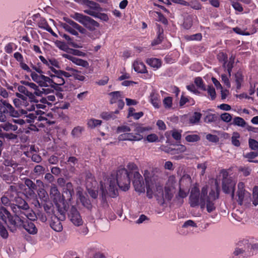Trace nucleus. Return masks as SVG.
<instances>
[{"mask_svg": "<svg viewBox=\"0 0 258 258\" xmlns=\"http://www.w3.org/2000/svg\"><path fill=\"white\" fill-rule=\"evenodd\" d=\"M39 58L41 61L46 65L51 71L52 69L60 68V64L58 61L54 57L45 58L44 56L40 55Z\"/></svg>", "mask_w": 258, "mask_h": 258, "instance_id": "21", "label": "nucleus"}, {"mask_svg": "<svg viewBox=\"0 0 258 258\" xmlns=\"http://www.w3.org/2000/svg\"><path fill=\"white\" fill-rule=\"evenodd\" d=\"M85 4L89 7L88 9L84 10L85 13L94 17H99V12L101 10L99 4L89 0H86Z\"/></svg>", "mask_w": 258, "mask_h": 258, "instance_id": "17", "label": "nucleus"}, {"mask_svg": "<svg viewBox=\"0 0 258 258\" xmlns=\"http://www.w3.org/2000/svg\"><path fill=\"white\" fill-rule=\"evenodd\" d=\"M164 107L165 109H170L172 108V98L171 97H166L163 100Z\"/></svg>", "mask_w": 258, "mask_h": 258, "instance_id": "52", "label": "nucleus"}, {"mask_svg": "<svg viewBox=\"0 0 258 258\" xmlns=\"http://www.w3.org/2000/svg\"><path fill=\"white\" fill-rule=\"evenodd\" d=\"M39 198L43 202L46 203L49 200V196L46 191L43 188H40L38 191Z\"/></svg>", "mask_w": 258, "mask_h": 258, "instance_id": "45", "label": "nucleus"}, {"mask_svg": "<svg viewBox=\"0 0 258 258\" xmlns=\"http://www.w3.org/2000/svg\"><path fill=\"white\" fill-rule=\"evenodd\" d=\"M3 164L5 167L0 175L3 180L7 183H10L13 180L14 178L13 173H17L19 174L23 169L20 164L17 163L11 159H5Z\"/></svg>", "mask_w": 258, "mask_h": 258, "instance_id": "4", "label": "nucleus"}, {"mask_svg": "<svg viewBox=\"0 0 258 258\" xmlns=\"http://www.w3.org/2000/svg\"><path fill=\"white\" fill-rule=\"evenodd\" d=\"M186 148L183 145H177L170 149L169 153L171 155L179 154L185 152Z\"/></svg>", "mask_w": 258, "mask_h": 258, "instance_id": "37", "label": "nucleus"}, {"mask_svg": "<svg viewBox=\"0 0 258 258\" xmlns=\"http://www.w3.org/2000/svg\"><path fill=\"white\" fill-rule=\"evenodd\" d=\"M30 76L32 80L41 87H47L49 77L42 74H38L35 72H31Z\"/></svg>", "mask_w": 258, "mask_h": 258, "instance_id": "20", "label": "nucleus"}, {"mask_svg": "<svg viewBox=\"0 0 258 258\" xmlns=\"http://www.w3.org/2000/svg\"><path fill=\"white\" fill-rule=\"evenodd\" d=\"M0 220L7 223L9 230L12 232L23 225V221L17 215L12 216L10 213L4 207L0 206Z\"/></svg>", "mask_w": 258, "mask_h": 258, "instance_id": "5", "label": "nucleus"}, {"mask_svg": "<svg viewBox=\"0 0 258 258\" xmlns=\"http://www.w3.org/2000/svg\"><path fill=\"white\" fill-rule=\"evenodd\" d=\"M27 87V86L24 85H19L18 87V90L20 93L24 94L25 95V96L28 97L31 101L36 102V99L35 96H34V94H32V92L29 90Z\"/></svg>", "mask_w": 258, "mask_h": 258, "instance_id": "25", "label": "nucleus"}, {"mask_svg": "<svg viewBox=\"0 0 258 258\" xmlns=\"http://www.w3.org/2000/svg\"><path fill=\"white\" fill-rule=\"evenodd\" d=\"M21 215H24L27 218L31 221L35 220L36 216L32 210L29 209L25 211H20Z\"/></svg>", "mask_w": 258, "mask_h": 258, "instance_id": "42", "label": "nucleus"}, {"mask_svg": "<svg viewBox=\"0 0 258 258\" xmlns=\"http://www.w3.org/2000/svg\"><path fill=\"white\" fill-rule=\"evenodd\" d=\"M205 90L207 91L208 95L210 96L211 100H214L216 98V92L215 89L212 86H209L207 89H205Z\"/></svg>", "mask_w": 258, "mask_h": 258, "instance_id": "59", "label": "nucleus"}, {"mask_svg": "<svg viewBox=\"0 0 258 258\" xmlns=\"http://www.w3.org/2000/svg\"><path fill=\"white\" fill-rule=\"evenodd\" d=\"M234 62V57L233 56H231L227 61V60L223 62V67L227 69V72L228 73V76L229 77L231 76V73L232 71V69L233 68V65Z\"/></svg>", "mask_w": 258, "mask_h": 258, "instance_id": "38", "label": "nucleus"}, {"mask_svg": "<svg viewBox=\"0 0 258 258\" xmlns=\"http://www.w3.org/2000/svg\"><path fill=\"white\" fill-rule=\"evenodd\" d=\"M219 194V188L217 181H215L214 185L211 188L209 192L207 185L202 187L201 193L199 188L194 186L190 191V205L192 207L200 205L201 208L206 206L207 211L210 213L216 209L215 201L218 199Z\"/></svg>", "mask_w": 258, "mask_h": 258, "instance_id": "1", "label": "nucleus"}, {"mask_svg": "<svg viewBox=\"0 0 258 258\" xmlns=\"http://www.w3.org/2000/svg\"><path fill=\"white\" fill-rule=\"evenodd\" d=\"M119 113V111L116 110L114 112H103L100 114L102 118L105 120L114 119L116 118L115 114Z\"/></svg>", "mask_w": 258, "mask_h": 258, "instance_id": "39", "label": "nucleus"}, {"mask_svg": "<svg viewBox=\"0 0 258 258\" xmlns=\"http://www.w3.org/2000/svg\"><path fill=\"white\" fill-rule=\"evenodd\" d=\"M59 214L52 217V221L50 223L51 227L55 231L60 232L62 230V225L61 221H63L66 218V211L61 212L58 211Z\"/></svg>", "mask_w": 258, "mask_h": 258, "instance_id": "15", "label": "nucleus"}, {"mask_svg": "<svg viewBox=\"0 0 258 258\" xmlns=\"http://www.w3.org/2000/svg\"><path fill=\"white\" fill-rule=\"evenodd\" d=\"M65 83L64 77H53V79H50L48 81L47 87L54 88L57 86L63 85Z\"/></svg>", "mask_w": 258, "mask_h": 258, "instance_id": "26", "label": "nucleus"}, {"mask_svg": "<svg viewBox=\"0 0 258 258\" xmlns=\"http://www.w3.org/2000/svg\"><path fill=\"white\" fill-rule=\"evenodd\" d=\"M149 101L156 109L160 107L161 99L159 94L155 90H153L149 96Z\"/></svg>", "mask_w": 258, "mask_h": 258, "instance_id": "23", "label": "nucleus"}, {"mask_svg": "<svg viewBox=\"0 0 258 258\" xmlns=\"http://www.w3.org/2000/svg\"><path fill=\"white\" fill-rule=\"evenodd\" d=\"M24 183L30 190V195L34 194V190L36 188L35 184L31 180L28 178H25L24 179Z\"/></svg>", "mask_w": 258, "mask_h": 258, "instance_id": "49", "label": "nucleus"}, {"mask_svg": "<svg viewBox=\"0 0 258 258\" xmlns=\"http://www.w3.org/2000/svg\"><path fill=\"white\" fill-rule=\"evenodd\" d=\"M18 98L13 100V103L16 107L26 109L29 111H34L35 110V105L34 101L28 100L27 97L19 93L16 94Z\"/></svg>", "mask_w": 258, "mask_h": 258, "instance_id": "10", "label": "nucleus"}, {"mask_svg": "<svg viewBox=\"0 0 258 258\" xmlns=\"http://www.w3.org/2000/svg\"><path fill=\"white\" fill-rule=\"evenodd\" d=\"M126 169L123 168L118 169L115 175H111L107 179L106 182L100 183L101 197L103 200L106 199L108 194L112 197H114L117 195V184L118 187L123 191L127 190L130 185V175Z\"/></svg>", "mask_w": 258, "mask_h": 258, "instance_id": "2", "label": "nucleus"}, {"mask_svg": "<svg viewBox=\"0 0 258 258\" xmlns=\"http://www.w3.org/2000/svg\"><path fill=\"white\" fill-rule=\"evenodd\" d=\"M251 246V244L247 240H243L238 243L233 252L234 256L241 257L246 254Z\"/></svg>", "mask_w": 258, "mask_h": 258, "instance_id": "14", "label": "nucleus"}, {"mask_svg": "<svg viewBox=\"0 0 258 258\" xmlns=\"http://www.w3.org/2000/svg\"><path fill=\"white\" fill-rule=\"evenodd\" d=\"M134 179L133 183L135 190L138 192L142 193L145 191L143 177L139 172L135 171L133 173Z\"/></svg>", "mask_w": 258, "mask_h": 258, "instance_id": "19", "label": "nucleus"}, {"mask_svg": "<svg viewBox=\"0 0 258 258\" xmlns=\"http://www.w3.org/2000/svg\"><path fill=\"white\" fill-rule=\"evenodd\" d=\"M152 130V127L150 126H144L142 125H137L134 130L136 134L135 135H139L142 137V139H143V134H146V132Z\"/></svg>", "mask_w": 258, "mask_h": 258, "instance_id": "33", "label": "nucleus"}, {"mask_svg": "<svg viewBox=\"0 0 258 258\" xmlns=\"http://www.w3.org/2000/svg\"><path fill=\"white\" fill-rule=\"evenodd\" d=\"M68 216L71 221L77 226H81L83 223L82 218L76 207L72 206L70 209Z\"/></svg>", "mask_w": 258, "mask_h": 258, "instance_id": "18", "label": "nucleus"}, {"mask_svg": "<svg viewBox=\"0 0 258 258\" xmlns=\"http://www.w3.org/2000/svg\"><path fill=\"white\" fill-rule=\"evenodd\" d=\"M21 83L27 86L29 90L34 91L32 94H34V96H42L43 95H47L53 91L51 88H40L35 83L28 81H21Z\"/></svg>", "mask_w": 258, "mask_h": 258, "instance_id": "11", "label": "nucleus"}, {"mask_svg": "<svg viewBox=\"0 0 258 258\" xmlns=\"http://www.w3.org/2000/svg\"><path fill=\"white\" fill-rule=\"evenodd\" d=\"M147 187V196L151 199L155 195L160 204H163L169 202L173 197L175 188V177L170 176L164 187L155 180L154 177H149L145 176Z\"/></svg>", "mask_w": 258, "mask_h": 258, "instance_id": "3", "label": "nucleus"}, {"mask_svg": "<svg viewBox=\"0 0 258 258\" xmlns=\"http://www.w3.org/2000/svg\"><path fill=\"white\" fill-rule=\"evenodd\" d=\"M131 131V129L130 127L128 126L125 125L119 126L117 128V133L118 134L126 133Z\"/></svg>", "mask_w": 258, "mask_h": 258, "instance_id": "62", "label": "nucleus"}, {"mask_svg": "<svg viewBox=\"0 0 258 258\" xmlns=\"http://www.w3.org/2000/svg\"><path fill=\"white\" fill-rule=\"evenodd\" d=\"M185 39L188 41L191 40H201L202 36L201 33H197L191 35H185L184 36Z\"/></svg>", "mask_w": 258, "mask_h": 258, "instance_id": "55", "label": "nucleus"}, {"mask_svg": "<svg viewBox=\"0 0 258 258\" xmlns=\"http://www.w3.org/2000/svg\"><path fill=\"white\" fill-rule=\"evenodd\" d=\"M220 118L223 121L229 122L231 121L232 117L231 115L228 113H224L221 115Z\"/></svg>", "mask_w": 258, "mask_h": 258, "instance_id": "63", "label": "nucleus"}, {"mask_svg": "<svg viewBox=\"0 0 258 258\" xmlns=\"http://www.w3.org/2000/svg\"><path fill=\"white\" fill-rule=\"evenodd\" d=\"M51 73L49 74V78L50 79H53V77H64V74L62 73H63V71L60 70H57L56 69H52Z\"/></svg>", "mask_w": 258, "mask_h": 258, "instance_id": "48", "label": "nucleus"}, {"mask_svg": "<svg viewBox=\"0 0 258 258\" xmlns=\"http://www.w3.org/2000/svg\"><path fill=\"white\" fill-rule=\"evenodd\" d=\"M191 178L188 175L183 176L179 181V191L177 198H184L189 192V187L190 185Z\"/></svg>", "mask_w": 258, "mask_h": 258, "instance_id": "12", "label": "nucleus"}, {"mask_svg": "<svg viewBox=\"0 0 258 258\" xmlns=\"http://www.w3.org/2000/svg\"><path fill=\"white\" fill-rule=\"evenodd\" d=\"M150 15L157 21L161 22L164 24L167 23V19L160 12L156 11H150Z\"/></svg>", "mask_w": 258, "mask_h": 258, "instance_id": "34", "label": "nucleus"}, {"mask_svg": "<svg viewBox=\"0 0 258 258\" xmlns=\"http://www.w3.org/2000/svg\"><path fill=\"white\" fill-rule=\"evenodd\" d=\"M18 129V126L15 124H13L9 122H5L4 123L0 124V133H2L3 130L6 132L15 131Z\"/></svg>", "mask_w": 258, "mask_h": 258, "instance_id": "32", "label": "nucleus"}, {"mask_svg": "<svg viewBox=\"0 0 258 258\" xmlns=\"http://www.w3.org/2000/svg\"><path fill=\"white\" fill-rule=\"evenodd\" d=\"M248 143L249 147L252 150H255L258 149V142L256 140L250 139L249 140Z\"/></svg>", "mask_w": 258, "mask_h": 258, "instance_id": "64", "label": "nucleus"}, {"mask_svg": "<svg viewBox=\"0 0 258 258\" xmlns=\"http://www.w3.org/2000/svg\"><path fill=\"white\" fill-rule=\"evenodd\" d=\"M86 184L90 196L93 199H96L98 197V191L96 188L97 183L92 175L88 176Z\"/></svg>", "mask_w": 258, "mask_h": 258, "instance_id": "16", "label": "nucleus"}, {"mask_svg": "<svg viewBox=\"0 0 258 258\" xmlns=\"http://www.w3.org/2000/svg\"><path fill=\"white\" fill-rule=\"evenodd\" d=\"M38 26L39 28L49 32L51 34L54 36L57 37V35L55 33L51 27L49 26L46 21L44 19H41L38 22Z\"/></svg>", "mask_w": 258, "mask_h": 258, "instance_id": "28", "label": "nucleus"}, {"mask_svg": "<svg viewBox=\"0 0 258 258\" xmlns=\"http://www.w3.org/2000/svg\"><path fill=\"white\" fill-rule=\"evenodd\" d=\"M79 195V198L82 205L86 207L87 209H90L91 207V204L90 200L87 199L80 192H78Z\"/></svg>", "mask_w": 258, "mask_h": 258, "instance_id": "47", "label": "nucleus"}, {"mask_svg": "<svg viewBox=\"0 0 258 258\" xmlns=\"http://www.w3.org/2000/svg\"><path fill=\"white\" fill-rule=\"evenodd\" d=\"M201 116V113L197 112H195L189 118L190 123L194 124L199 122Z\"/></svg>", "mask_w": 258, "mask_h": 258, "instance_id": "53", "label": "nucleus"}, {"mask_svg": "<svg viewBox=\"0 0 258 258\" xmlns=\"http://www.w3.org/2000/svg\"><path fill=\"white\" fill-rule=\"evenodd\" d=\"M65 71H63V73H62L64 74V78H68L71 77H73L74 75H75V73L77 72V70L75 69L70 67V66H67L64 68Z\"/></svg>", "mask_w": 258, "mask_h": 258, "instance_id": "41", "label": "nucleus"}, {"mask_svg": "<svg viewBox=\"0 0 258 258\" xmlns=\"http://www.w3.org/2000/svg\"><path fill=\"white\" fill-rule=\"evenodd\" d=\"M111 97L110 103L111 104L115 103L122 100L123 98V93L120 91H114L109 94Z\"/></svg>", "mask_w": 258, "mask_h": 258, "instance_id": "29", "label": "nucleus"}, {"mask_svg": "<svg viewBox=\"0 0 258 258\" xmlns=\"http://www.w3.org/2000/svg\"><path fill=\"white\" fill-rule=\"evenodd\" d=\"M84 131V128L80 126H78L74 128L72 131V135L74 137L80 136L82 132Z\"/></svg>", "mask_w": 258, "mask_h": 258, "instance_id": "60", "label": "nucleus"}, {"mask_svg": "<svg viewBox=\"0 0 258 258\" xmlns=\"http://www.w3.org/2000/svg\"><path fill=\"white\" fill-rule=\"evenodd\" d=\"M244 183L239 182L237 185V191L235 197V200L239 205L241 206H248L251 201L250 194L245 190Z\"/></svg>", "mask_w": 258, "mask_h": 258, "instance_id": "7", "label": "nucleus"}, {"mask_svg": "<svg viewBox=\"0 0 258 258\" xmlns=\"http://www.w3.org/2000/svg\"><path fill=\"white\" fill-rule=\"evenodd\" d=\"M194 18V16L188 15L184 18L183 23L184 28L189 29L192 26Z\"/></svg>", "mask_w": 258, "mask_h": 258, "instance_id": "44", "label": "nucleus"}, {"mask_svg": "<svg viewBox=\"0 0 258 258\" xmlns=\"http://www.w3.org/2000/svg\"><path fill=\"white\" fill-rule=\"evenodd\" d=\"M71 17L76 20L90 31L95 30L99 27V24L90 17L82 14L75 13L71 14Z\"/></svg>", "mask_w": 258, "mask_h": 258, "instance_id": "9", "label": "nucleus"}, {"mask_svg": "<svg viewBox=\"0 0 258 258\" xmlns=\"http://www.w3.org/2000/svg\"><path fill=\"white\" fill-rule=\"evenodd\" d=\"M5 194L11 200H13L17 196L16 187L13 186H11Z\"/></svg>", "mask_w": 258, "mask_h": 258, "instance_id": "50", "label": "nucleus"}, {"mask_svg": "<svg viewBox=\"0 0 258 258\" xmlns=\"http://www.w3.org/2000/svg\"><path fill=\"white\" fill-rule=\"evenodd\" d=\"M74 194V191L73 184L71 182H68L63 190V194L65 195L67 200L70 201Z\"/></svg>", "mask_w": 258, "mask_h": 258, "instance_id": "30", "label": "nucleus"}, {"mask_svg": "<svg viewBox=\"0 0 258 258\" xmlns=\"http://www.w3.org/2000/svg\"><path fill=\"white\" fill-rule=\"evenodd\" d=\"M258 156V153L255 152H250L249 153L244 154L243 157L247 158L249 162H252L253 159Z\"/></svg>", "mask_w": 258, "mask_h": 258, "instance_id": "57", "label": "nucleus"}, {"mask_svg": "<svg viewBox=\"0 0 258 258\" xmlns=\"http://www.w3.org/2000/svg\"><path fill=\"white\" fill-rule=\"evenodd\" d=\"M22 225L24 228L30 234H34L37 232L35 225L32 222H23Z\"/></svg>", "mask_w": 258, "mask_h": 258, "instance_id": "31", "label": "nucleus"}, {"mask_svg": "<svg viewBox=\"0 0 258 258\" xmlns=\"http://www.w3.org/2000/svg\"><path fill=\"white\" fill-rule=\"evenodd\" d=\"M102 121L101 120L95 118H91L88 120L87 125L89 127L94 128L101 124Z\"/></svg>", "mask_w": 258, "mask_h": 258, "instance_id": "46", "label": "nucleus"}, {"mask_svg": "<svg viewBox=\"0 0 258 258\" xmlns=\"http://www.w3.org/2000/svg\"><path fill=\"white\" fill-rule=\"evenodd\" d=\"M63 20L65 22L61 23L60 25L66 31L75 36L78 35V32L82 34L85 33V29L69 18L64 17Z\"/></svg>", "mask_w": 258, "mask_h": 258, "instance_id": "8", "label": "nucleus"}, {"mask_svg": "<svg viewBox=\"0 0 258 258\" xmlns=\"http://www.w3.org/2000/svg\"><path fill=\"white\" fill-rule=\"evenodd\" d=\"M217 116L215 114H208L204 118V120L207 123H211L216 121Z\"/></svg>", "mask_w": 258, "mask_h": 258, "instance_id": "61", "label": "nucleus"}, {"mask_svg": "<svg viewBox=\"0 0 258 258\" xmlns=\"http://www.w3.org/2000/svg\"><path fill=\"white\" fill-rule=\"evenodd\" d=\"M233 124L241 127H244L246 124L244 120L240 117H235L233 119Z\"/></svg>", "mask_w": 258, "mask_h": 258, "instance_id": "58", "label": "nucleus"}, {"mask_svg": "<svg viewBox=\"0 0 258 258\" xmlns=\"http://www.w3.org/2000/svg\"><path fill=\"white\" fill-rule=\"evenodd\" d=\"M72 62L77 66L85 68H88L89 67V64L87 61L75 56L74 57Z\"/></svg>", "mask_w": 258, "mask_h": 258, "instance_id": "40", "label": "nucleus"}, {"mask_svg": "<svg viewBox=\"0 0 258 258\" xmlns=\"http://www.w3.org/2000/svg\"><path fill=\"white\" fill-rule=\"evenodd\" d=\"M146 62L151 67L157 69L161 66V61L157 58H150L146 60Z\"/></svg>", "mask_w": 258, "mask_h": 258, "instance_id": "36", "label": "nucleus"}, {"mask_svg": "<svg viewBox=\"0 0 258 258\" xmlns=\"http://www.w3.org/2000/svg\"><path fill=\"white\" fill-rule=\"evenodd\" d=\"M235 81L236 84V88L239 89L241 86V83L243 82V77L240 72H238L235 74Z\"/></svg>", "mask_w": 258, "mask_h": 258, "instance_id": "43", "label": "nucleus"}, {"mask_svg": "<svg viewBox=\"0 0 258 258\" xmlns=\"http://www.w3.org/2000/svg\"><path fill=\"white\" fill-rule=\"evenodd\" d=\"M27 110L26 109H21V112L22 114L25 115L26 117V121L28 123H31L32 122L33 120L37 118V115H38L39 113L38 111H35V112L29 113L27 114Z\"/></svg>", "mask_w": 258, "mask_h": 258, "instance_id": "27", "label": "nucleus"}, {"mask_svg": "<svg viewBox=\"0 0 258 258\" xmlns=\"http://www.w3.org/2000/svg\"><path fill=\"white\" fill-rule=\"evenodd\" d=\"M142 139V137L139 135H135L133 133L127 132L120 135L118 140L120 141H139Z\"/></svg>", "mask_w": 258, "mask_h": 258, "instance_id": "24", "label": "nucleus"}, {"mask_svg": "<svg viewBox=\"0 0 258 258\" xmlns=\"http://www.w3.org/2000/svg\"><path fill=\"white\" fill-rule=\"evenodd\" d=\"M163 38V30L159 29V31L158 32V37H157V39H155L152 42V45H155L159 44L162 41Z\"/></svg>", "mask_w": 258, "mask_h": 258, "instance_id": "56", "label": "nucleus"}, {"mask_svg": "<svg viewBox=\"0 0 258 258\" xmlns=\"http://www.w3.org/2000/svg\"><path fill=\"white\" fill-rule=\"evenodd\" d=\"M133 67L135 71L138 73L145 72L146 70V68L144 63L139 60H137L134 61Z\"/></svg>", "mask_w": 258, "mask_h": 258, "instance_id": "35", "label": "nucleus"}, {"mask_svg": "<svg viewBox=\"0 0 258 258\" xmlns=\"http://www.w3.org/2000/svg\"><path fill=\"white\" fill-rule=\"evenodd\" d=\"M222 173L223 176L222 189L223 191L226 194L231 192L232 198H233L234 196L235 183H232L230 179L227 178L228 172L226 171L223 170Z\"/></svg>", "mask_w": 258, "mask_h": 258, "instance_id": "13", "label": "nucleus"}, {"mask_svg": "<svg viewBox=\"0 0 258 258\" xmlns=\"http://www.w3.org/2000/svg\"><path fill=\"white\" fill-rule=\"evenodd\" d=\"M185 140L188 142H196L200 140V137L197 134H188L185 137Z\"/></svg>", "mask_w": 258, "mask_h": 258, "instance_id": "51", "label": "nucleus"}, {"mask_svg": "<svg viewBox=\"0 0 258 258\" xmlns=\"http://www.w3.org/2000/svg\"><path fill=\"white\" fill-rule=\"evenodd\" d=\"M1 102L3 104L2 111L4 113L9 114L12 117L18 116L19 113L6 100L1 99Z\"/></svg>", "mask_w": 258, "mask_h": 258, "instance_id": "22", "label": "nucleus"}, {"mask_svg": "<svg viewBox=\"0 0 258 258\" xmlns=\"http://www.w3.org/2000/svg\"><path fill=\"white\" fill-rule=\"evenodd\" d=\"M49 196L51 200L57 207L58 211L61 212L66 211L65 204L66 197L64 194L61 195L55 185L53 184L51 186Z\"/></svg>", "mask_w": 258, "mask_h": 258, "instance_id": "6", "label": "nucleus"}, {"mask_svg": "<svg viewBox=\"0 0 258 258\" xmlns=\"http://www.w3.org/2000/svg\"><path fill=\"white\" fill-rule=\"evenodd\" d=\"M240 138V135L239 133L237 132H234L233 134L232 137L231 138V141L232 144L236 146L239 147L240 145V142L239 141V138Z\"/></svg>", "mask_w": 258, "mask_h": 258, "instance_id": "54", "label": "nucleus"}]
</instances>
